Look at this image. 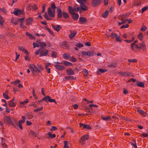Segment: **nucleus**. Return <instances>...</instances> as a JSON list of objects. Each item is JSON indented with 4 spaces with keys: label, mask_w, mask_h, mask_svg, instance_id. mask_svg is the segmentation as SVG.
I'll return each mask as SVG.
<instances>
[{
    "label": "nucleus",
    "mask_w": 148,
    "mask_h": 148,
    "mask_svg": "<svg viewBox=\"0 0 148 148\" xmlns=\"http://www.w3.org/2000/svg\"><path fill=\"white\" fill-rule=\"evenodd\" d=\"M116 64L115 63H112L108 66L110 67H114L116 66Z\"/></svg>",
    "instance_id": "obj_63"
},
{
    "label": "nucleus",
    "mask_w": 148,
    "mask_h": 148,
    "mask_svg": "<svg viewBox=\"0 0 148 148\" xmlns=\"http://www.w3.org/2000/svg\"><path fill=\"white\" fill-rule=\"evenodd\" d=\"M80 6L81 7V9L84 10H88L87 7L84 4H80Z\"/></svg>",
    "instance_id": "obj_32"
},
{
    "label": "nucleus",
    "mask_w": 148,
    "mask_h": 148,
    "mask_svg": "<svg viewBox=\"0 0 148 148\" xmlns=\"http://www.w3.org/2000/svg\"><path fill=\"white\" fill-rule=\"evenodd\" d=\"M33 20V18H32L26 19L25 20L26 24L27 25H30L32 23Z\"/></svg>",
    "instance_id": "obj_19"
},
{
    "label": "nucleus",
    "mask_w": 148,
    "mask_h": 148,
    "mask_svg": "<svg viewBox=\"0 0 148 148\" xmlns=\"http://www.w3.org/2000/svg\"><path fill=\"white\" fill-rule=\"evenodd\" d=\"M3 22L4 21L2 18L1 16L0 15V25L1 26H2L3 24Z\"/></svg>",
    "instance_id": "obj_52"
},
{
    "label": "nucleus",
    "mask_w": 148,
    "mask_h": 148,
    "mask_svg": "<svg viewBox=\"0 0 148 148\" xmlns=\"http://www.w3.org/2000/svg\"><path fill=\"white\" fill-rule=\"evenodd\" d=\"M76 5H75L73 8L71 6L68 7V10L69 12L70 13H75L74 12H77L79 11L80 12L82 11V9L79 7H76Z\"/></svg>",
    "instance_id": "obj_6"
},
{
    "label": "nucleus",
    "mask_w": 148,
    "mask_h": 148,
    "mask_svg": "<svg viewBox=\"0 0 148 148\" xmlns=\"http://www.w3.org/2000/svg\"><path fill=\"white\" fill-rule=\"evenodd\" d=\"M75 45L79 48H81L83 46V44L81 43H77Z\"/></svg>",
    "instance_id": "obj_51"
},
{
    "label": "nucleus",
    "mask_w": 148,
    "mask_h": 148,
    "mask_svg": "<svg viewBox=\"0 0 148 148\" xmlns=\"http://www.w3.org/2000/svg\"><path fill=\"white\" fill-rule=\"evenodd\" d=\"M70 61L73 62H75L77 61V60L76 58H74L73 57H71L69 59Z\"/></svg>",
    "instance_id": "obj_47"
},
{
    "label": "nucleus",
    "mask_w": 148,
    "mask_h": 148,
    "mask_svg": "<svg viewBox=\"0 0 148 148\" xmlns=\"http://www.w3.org/2000/svg\"><path fill=\"white\" fill-rule=\"evenodd\" d=\"M64 147L66 148H69V147L68 146H67L68 144V142L67 141H64Z\"/></svg>",
    "instance_id": "obj_54"
},
{
    "label": "nucleus",
    "mask_w": 148,
    "mask_h": 148,
    "mask_svg": "<svg viewBox=\"0 0 148 148\" xmlns=\"http://www.w3.org/2000/svg\"><path fill=\"white\" fill-rule=\"evenodd\" d=\"M51 56L53 58H56L57 57V52L55 51H53L51 54Z\"/></svg>",
    "instance_id": "obj_45"
},
{
    "label": "nucleus",
    "mask_w": 148,
    "mask_h": 148,
    "mask_svg": "<svg viewBox=\"0 0 148 148\" xmlns=\"http://www.w3.org/2000/svg\"><path fill=\"white\" fill-rule=\"evenodd\" d=\"M63 64L66 66H71L73 65V63L66 61L63 62Z\"/></svg>",
    "instance_id": "obj_31"
},
{
    "label": "nucleus",
    "mask_w": 148,
    "mask_h": 148,
    "mask_svg": "<svg viewBox=\"0 0 148 148\" xmlns=\"http://www.w3.org/2000/svg\"><path fill=\"white\" fill-rule=\"evenodd\" d=\"M63 17L65 18H67L69 17V14L65 11H63L62 12Z\"/></svg>",
    "instance_id": "obj_34"
},
{
    "label": "nucleus",
    "mask_w": 148,
    "mask_h": 148,
    "mask_svg": "<svg viewBox=\"0 0 148 148\" xmlns=\"http://www.w3.org/2000/svg\"><path fill=\"white\" fill-rule=\"evenodd\" d=\"M77 1L80 4H84L86 2V0H77Z\"/></svg>",
    "instance_id": "obj_50"
},
{
    "label": "nucleus",
    "mask_w": 148,
    "mask_h": 148,
    "mask_svg": "<svg viewBox=\"0 0 148 148\" xmlns=\"http://www.w3.org/2000/svg\"><path fill=\"white\" fill-rule=\"evenodd\" d=\"M74 77L73 76H66L63 78V80L64 81H66V80H69L70 79H74Z\"/></svg>",
    "instance_id": "obj_30"
},
{
    "label": "nucleus",
    "mask_w": 148,
    "mask_h": 148,
    "mask_svg": "<svg viewBox=\"0 0 148 148\" xmlns=\"http://www.w3.org/2000/svg\"><path fill=\"white\" fill-rule=\"evenodd\" d=\"M88 106H89V108H91V109H92V108L93 107H97V105L93 104H89L88 105Z\"/></svg>",
    "instance_id": "obj_53"
},
{
    "label": "nucleus",
    "mask_w": 148,
    "mask_h": 148,
    "mask_svg": "<svg viewBox=\"0 0 148 148\" xmlns=\"http://www.w3.org/2000/svg\"><path fill=\"white\" fill-rule=\"evenodd\" d=\"M129 25L128 24H126L125 25H123L121 27L120 29H122L123 28H127L128 27Z\"/></svg>",
    "instance_id": "obj_58"
},
{
    "label": "nucleus",
    "mask_w": 148,
    "mask_h": 148,
    "mask_svg": "<svg viewBox=\"0 0 148 148\" xmlns=\"http://www.w3.org/2000/svg\"><path fill=\"white\" fill-rule=\"evenodd\" d=\"M121 75L124 76H129L130 75L131 73L129 72H123L121 73Z\"/></svg>",
    "instance_id": "obj_33"
},
{
    "label": "nucleus",
    "mask_w": 148,
    "mask_h": 148,
    "mask_svg": "<svg viewBox=\"0 0 148 148\" xmlns=\"http://www.w3.org/2000/svg\"><path fill=\"white\" fill-rule=\"evenodd\" d=\"M133 49L131 48L132 50L136 52L137 50H140L141 48L145 49L146 47L145 43L143 42H142L141 43H138L137 44H134L133 46Z\"/></svg>",
    "instance_id": "obj_2"
},
{
    "label": "nucleus",
    "mask_w": 148,
    "mask_h": 148,
    "mask_svg": "<svg viewBox=\"0 0 148 148\" xmlns=\"http://www.w3.org/2000/svg\"><path fill=\"white\" fill-rule=\"evenodd\" d=\"M132 141L134 143H132V145L135 148H137L136 140H133Z\"/></svg>",
    "instance_id": "obj_49"
},
{
    "label": "nucleus",
    "mask_w": 148,
    "mask_h": 148,
    "mask_svg": "<svg viewBox=\"0 0 148 148\" xmlns=\"http://www.w3.org/2000/svg\"><path fill=\"white\" fill-rule=\"evenodd\" d=\"M108 10L106 11L102 14V16L104 18L106 17L108 15Z\"/></svg>",
    "instance_id": "obj_42"
},
{
    "label": "nucleus",
    "mask_w": 148,
    "mask_h": 148,
    "mask_svg": "<svg viewBox=\"0 0 148 148\" xmlns=\"http://www.w3.org/2000/svg\"><path fill=\"white\" fill-rule=\"evenodd\" d=\"M47 134L49 135V137L52 139L53 138H55L56 137V135L55 134H51V132H49Z\"/></svg>",
    "instance_id": "obj_36"
},
{
    "label": "nucleus",
    "mask_w": 148,
    "mask_h": 148,
    "mask_svg": "<svg viewBox=\"0 0 148 148\" xmlns=\"http://www.w3.org/2000/svg\"><path fill=\"white\" fill-rule=\"evenodd\" d=\"M12 13L16 15H18L20 14L21 12L20 10H18L17 9L15 8L14 9V11Z\"/></svg>",
    "instance_id": "obj_26"
},
{
    "label": "nucleus",
    "mask_w": 148,
    "mask_h": 148,
    "mask_svg": "<svg viewBox=\"0 0 148 148\" xmlns=\"http://www.w3.org/2000/svg\"><path fill=\"white\" fill-rule=\"evenodd\" d=\"M78 22L81 24H84L87 22V20L85 17H80L79 18Z\"/></svg>",
    "instance_id": "obj_15"
},
{
    "label": "nucleus",
    "mask_w": 148,
    "mask_h": 148,
    "mask_svg": "<svg viewBox=\"0 0 148 148\" xmlns=\"http://www.w3.org/2000/svg\"><path fill=\"white\" fill-rule=\"evenodd\" d=\"M57 12L58 13L57 16L59 18H61L62 17V14L61 10L60 8H58Z\"/></svg>",
    "instance_id": "obj_20"
},
{
    "label": "nucleus",
    "mask_w": 148,
    "mask_h": 148,
    "mask_svg": "<svg viewBox=\"0 0 148 148\" xmlns=\"http://www.w3.org/2000/svg\"><path fill=\"white\" fill-rule=\"evenodd\" d=\"M52 27L55 30L58 32L60 31L61 29V27L60 25H57L56 26L52 24L51 25Z\"/></svg>",
    "instance_id": "obj_21"
},
{
    "label": "nucleus",
    "mask_w": 148,
    "mask_h": 148,
    "mask_svg": "<svg viewBox=\"0 0 148 148\" xmlns=\"http://www.w3.org/2000/svg\"><path fill=\"white\" fill-rule=\"evenodd\" d=\"M4 121L6 122L8 124H12L13 125L15 128L17 127V123H16V126L12 123V121L9 116H5L4 118Z\"/></svg>",
    "instance_id": "obj_8"
},
{
    "label": "nucleus",
    "mask_w": 148,
    "mask_h": 148,
    "mask_svg": "<svg viewBox=\"0 0 148 148\" xmlns=\"http://www.w3.org/2000/svg\"><path fill=\"white\" fill-rule=\"evenodd\" d=\"M82 54L84 56H91L96 54V53L93 51H83L82 52Z\"/></svg>",
    "instance_id": "obj_9"
},
{
    "label": "nucleus",
    "mask_w": 148,
    "mask_h": 148,
    "mask_svg": "<svg viewBox=\"0 0 148 148\" xmlns=\"http://www.w3.org/2000/svg\"><path fill=\"white\" fill-rule=\"evenodd\" d=\"M51 9L53 10H55V9L56 8V6L55 3H51Z\"/></svg>",
    "instance_id": "obj_44"
},
{
    "label": "nucleus",
    "mask_w": 148,
    "mask_h": 148,
    "mask_svg": "<svg viewBox=\"0 0 148 148\" xmlns=\"http://www.w3.org/2000/svg\"><path fill=\"white\" fill-rule=\"evenodd\" d=\"M47 12L49 16L47 15L46 12H45L44 15L45 18L47 20H52V17H53L55 16V10H52L51 7L48 8Z\"/></svg>",
    "instance_id": "obj_1"
},
{
    "label": "nucleus",
    "mask_w": 148,
    "mask_h": 148,
    "mask_svg": "<svg viewBox=\"0 0 148 148\" xmlns=\"http://www.w3.org/2000/svg\"><path fill=\"white\" fill-rule=\"evenodd\" d=\"M137 112L144 117L146 115V113L142 110L138 109L137 110Z\"/></svg>",
    "instance_id": "obj_25"
},
{
    "label": "nucleus",
    "mask_w": 148,
    "mask_h": 148,
    "mask_svg": "<svg viewBox=\"0 0 148 148\" xmlns=\"http://www.w3.org/2000/svg\"><path fill=\"white\" fill-rule=\"evenodd\" d=\"M102 2V0H92V6L95 7L99 5Z\"/></svg>",
    "instance_id": "obj_10"
},
{
    "label": "nucleus",
    "mask_w": 148,
    "mask_h": 148,
    "mask_svg": "<svg viewBox=\"0 0 148 148\" xmlns=\"http://www.w3.org/2000/svg\"><path fill=\"white\" fill-rule=\"evenodd\" d=\"M126 16L127 15L126 14L119 16L118 19H119V21H121V22H118V24L119 26H120L121 25L127 23V22L128 21V20L124 19V18L126 17Z\"/></svg>",
    "instance_id": "obj_5"
},
{
    "label": "nucleus",
    "mask_w": 148,
    "mask_h": 148,
    "mask_svg": "<svg viewBox=\"0 0 148 148\" xmlns=\"http://www.w3.org/2000/svg\"><path fill=\"white\" fill-rule=\"evenodd\" d=\"M45 49L43 48H41L37 51L36 52V55L40 54V57L42 56H46L48 54V50H46L44 52Z\"/></svg>",
    "instance_id": "obj_4"
},
{
    "label": "nucleus",
    "mask_w": 148,
    "mask_h": 148,
    "mask_svg": "<svg viewBox=\"0 0 148 148\" xmlns=\"http://www.w3.org/2000/svg\"><path fill=\"white\" fill-rule=\"evenodd\" d=\"M102 119L104 121H109L111 120V117L110 116H101Z\"/></svg>",
    "instance_id": "obj_28"
},
{
    "label": "nucleus",
    "mask_w": 148,
    "mask_h": 148,
    "mask_svg": "<svg viewBox=\"0 0 148 148\" xmlns=\"http://www.w3.org/2000/svg\"><path fill=\"white\" fill-rule=\"evenodd\" d=\"M60 47L62 48L66 49L68 47V45L66 44L65 42H62L60 44Z\"/></svg>",
    "instance_id": "obj_29"
},
{
    "label": "nucleus",
    "mask_w": 148,
    "mask_h": 148,
    "mask_svg": "<svg viewBox=\"0 0 148 148\" xmlns=\"http://www.w3.org/2000/svg\"><path fill=\"white\" fill-rule=\"evenodd\" d=\"M128 61L129 62H133L134 63H135L137 62V60L136 59H134L132 60H129Z\"/></svg>",
    "instance_id": "obj_57"
},
{
    "label": "nucleus",
    "mask_w": 148,
    "mask_h": 148,
    "mask_svg": "<svg viewBox=\"0 0 148 148\" xmlns=\"http://www.w3.org/2000/svg\"><path fill=\"white\" fill-rule=\"evenodd\" d=\"M137 85L139 87L142 88H144L145 86L144 85V83L142 82L138 81L137 82Z\"/></svg>",
    "instance_id": "obj_24"
},
{
    "label": "nucleus",
    "mask_w": 148,
    "mask_h": 148,
    "mask_svg": "<svg viewBox=\"0 0 148 148\" xmlns=\"http://www.w3.org/2000/svg\"><path fill=\"white\" fill-rule=\"evenodd\" d=\"M142 137H148V134L145 133H143L142 135Z\"/></svg>",
    "instance_id": "obj_64"
},
{
    "label": "nucleus",
    "mask_w": 148,
    "mask_h": 148,
    "mask_svg": "<svg viewBox=\"0 0 148 148\" xmlns=\"http://www.w3.org/2000/svg\"><path fill=\"white\" fill-rule=\"evenodd\" d=\"M76 34V33L75 31L73 32H71V34L69 35L70 38H72L75 36Z\"/></svg>",
    "instance_id": "obj_38"
},
{
    "label": "nucleus",
    "mask_w": 148,
    "mask_h": 148,
    "mask_svg": "<svg viewBox=\"0 0 148 148\" xmlns=\"http://www.w3.org/2000/svg\"><path fill=\"white\" fill-rule=\"evenodd\" d=\"M70 14H72V17L73 19L77 21L79 17V15L78 14L75 13Z\"/></svg>",
    "instance_id": "obj_22"
},
{
    "label": "nucleus",
    "mask_w": 148,
    "mask_h": 148,
    "mask_svg": "<svg viewBox=\"0 0 148 148\" xmlns=\"http://www.w3.org/2000/svg\"><path fill=\"white\" fill-rule=\"evenodd\" d=\"M147 29V28L146 26H144L141 27L140 30L142 32H144Z\"/></svg>",
    "instance_id": "obj_61"
},
{
    "label": "nucleus",
    "mask_w": 148,
    "mask_h": 148,
    "mask_svg": "<svg viewBox=\"0 0 148 148\" xmlns=\"http://www.w3.org/2000/svg\"><path fill=\"white\" fill-rule=\"evenodd\" d=\"M15 98L14 97L8 101V105L10 107H14L16 105V103L14 102Z\"/></svg>",
    "instance_id": "obj_13"
},
{
    "label": "nucleus",
    "mask_w": 148,
    "mask_h": 148,
    "mask_svg": "<svg viewBox=\"0 0 148 148\" xmlns=\"http://www.w3.org/2000/svg\"><path fill=\"white\" fill-rule=\"evenodd\" d=\"M89 138V136L87 135H84L81 138V143L83 144L85 143V140H88Z\"/></svg>",
    "instance_id": "obj_14"
},
{
    "label": "nucleus",
    "mask_w": 148,
    "mask_h": 148,
    "mask_svg": "<svg viewBox=\"0 0 148 148\" xmlns=\"http://www.w3.org/2000/svg\"><path fill=\"white\" fill-rule=\"evenodd\" d=\"M63 57L65 60H68L70 57V55L69 53H65L63 54Z\"/></svg>",
    "instance_id": "obj_27"
},
{
    "label": "nucleus",
    "mask_w": 148,
    "mask_h": 148,
    "mask_svg": "<svg viewBox=\"0 0 148 148\" xmlns=\"http://www.w3.org/2000/svg\"><path fill=\"white\" fill-rule=\"evenodd\" d=\"M28 102V100L26 99L25 101H21L20 102V104L25 105Z\"/></svg>",
    "instance_id": "obj_41"
},
{
    "label": "nucleus",
    "mask_w": 148,
    "mask_h": 148,
    "mask_svg": "<svg viewBox=\"0 0 148 148\" xmlns=\"http://www.w3.org/2000/svg\"><path fill=\"white\" fill-rule=\"evenodd\" d=\"M20 27L21 28H26L27 27L24 25L22 23H20Z\"/></svg>",
    "instance_id": "obj_62"
},
{
    "label": "nucleus",
    "mask_w": 148,
    "mask_h": 148,
    "mask_svg": "<svg viewBox=\"0 0 148 148\" xmlns=\"http://www.w3.org/2000/svg\"><path fill=\"white\" fill-rule=\"evenodd\" d=\"M138 38L140 40H142L143 38V36L142 33H140L138 35Z\"/></svg>",
    "instance_id": "obj_37"
},
{
    "label": "nucleus",
    "mask_w": 148,
    "mask_h": 148,
    "mask_svg": "<svg viewBox=\"0 0 148 148\" xmlns=\"http://www.w3.org/2000/svg\"><path fill=\"white\" fill-rule=\"evenodd\" d=\"M11 22L14 25H16L18 24L17 21H16L12 18L11 21Z\"/></svg>",
    "instance_id": "obj_48"
},
{
    "label": "nucleus",
    "mask_w": 148,
    "mask_h": 148,
    "mask_svg": "<svg viewBox=\"0 0 148 148\" xmlns=\"http://www.w3.org/2000/svg\"><path fill=\"white\" fill-rule=\"evenodd\" d=\"M67 73L69 75H73L74 74L73 71L71 69H69L67 71Z\"/></svg>",
    "instance_id": "obj_39"
},
{
    "label": "nucleus",
    "mask_w": 148,
    "mask_h": 148,
    "mask_svg": "<svg viewBox=\"0 0 148 148\" xmlns=\"http://www.w3.org/2000/svg\"><path fill=\"white\" fill-rule=\"evenodd\" d=\"M45 29L48 31V32L51 34H53V33L50 30V29L46 27H45Z\"/></svg>",
    "instance_id": "obj_55"
},
{
    "label": "nucleus",
    "mask_w": 148,
    "mask_h": 148,
    "mask_svg": "<svg viewBox=\"0 0 148 148\" xmlns=\"http://www.w3.org/2000/svg\"><path fill=\"white\" fill-rule=\"evenodd\" d=\"M29 67L31 69L32 74L35 76L36 75L37 72L41 73V71L35 65L33 64H30L29 65Z\"/></svg>",
    "instance_id": "obj_3"
},
{
    "label": "nucleus",
    "mask_w": 148,
    "mask_h": 148,
    "mask_svg": "<svg viewBox=\"0 0 148 148\" xmlns=\"http://www.w3.org/2000/svg\"><path fill=\"white\" fill-rule=\"evenodd\" d=\"M3 96L4 98L6 99H9V97L7 94H3Z\"/></svg>",
    "instance_id": "obj_56"
},
{
    "label": "nucleus",
    "mask_w": 148,
    "mask_h": 148,
    "mask_svg": "<svg viewBox=\"0 0 148 148\" xmlns=\"http://www.w3.org/2000/svg\"><path fill=\"white\" fill-rule=\"evenodd\" d=\"M40 46L41 47H42L41 48H43L46 46V44L44 42H40Z\"/></svg>",
    "instance_id": "obj_43"
},
{
    "label": "nucleus",
    "mask_w": 148,
    "mask_h": 148,
    "mask_svg": "<svg viewBox=\"0 0 148 148\" xmlns=\"http://www.w3.org/2000/svg\"><path fill=\"white\" fill-rule=\"evenodd\" d=\"M43 101H46L47 103L48 102L47 101H48L50 102H54L55 103H57V102L56 101L55 99H51L49 96H45V97L42 99L41 100L38 101V102L41 103Z\"/></svg>",
    "instance_id": "obj_7"
},
{
    "label": "nucleus",
    "mask_w": 148,
    "mask_h": 148,
    "mask_svg": "<svg viewBox=\"0 0 148 148\" xmlns=\"http://www.w3.org/2000/svg\"><path fill=\"white\" fill-rule=\"evenodd\" d=\"M43 109V107L42 106L40 108H37L36 109H35L34 110V111L36 112H38L40 111L41 110Z\"/></svg>",
    "instance_id": "obj_46"
},
{
    "label": "nucleus",
    "mask_w": 148,
    "mask_h": 148,
    "mask_svg": "<svg viewBox=\"0 0 148 148\" xmlns=\"http://www.w3.org/2000/svg\"><path fill=\"white\" fill-rule=\"evenodd\" d=\"M110 36L112 38L116 39V40L119 42H121V40L120 38V36L118 34H116L114 33H112Z\"/></svg>",
    "instance_id": "obj_11"
},
{
    "label": "nucleus",
    "mask_w": 148,
    "mask_h": 148,
    "mask_svg": "<svg viewBox=\"0 0 148 148\" xmlns=\"http://www.w3.org/2000/svg\"><path fill=\"white\" fill-rule=\"evenodd\" d=\"M54 66L56 69L59 70H63L65 69L63 66L61 65H55Z\"/></svg>",
    "instance_id": "obj_18"
},
{
    "label": "nucleus",
    "mask_w": 148,
    "mask_h": 148,
    "mask_svg": "<svg viewBox=\"0 0 148 148\" xmlns=\"http://www.w3.org/2000/svg\"><path fill=\"white\" fill-rule=\"evenodd\" d=\"M18 49L21 51L25 53V54L27 55L28 56L29 53L24 48L22 47H18Z\"/></svg>",
    "instance_id": "obj_23"
},
{
    "label": "nucleus",
    "mask_w": 148,
    "mask_h": 148,
    "mask_svg": "<svg viewBox=\"0 0 148 148\" xmlns=\"http://www.w3.org/2000/svg\"><path fill=\"white\" fill-rule=\"evenodd\" d=\"M26 35L29 37V38L31 39H34L35 38V37L33 36L32 34L28 32H26Z\"/></svg>",
    "instance_id": "obj_35"
},
{
    "label": "nucleus",
    "mask_w": 148,
    "mask_h": 148,
    "mask_svg": "<svg viewBox=\"0 0 148 148\" xmlns=\"http://www.w3.org/2000/svg\"><path fill=\"white\" fill-rule=\"evenodd\" d=\"M134 39V38L133 37L132 38V40H124V41L127 42V43H130Z\"/></svg>",
    "instance_id": "obj_60"
},
{
    "label": "nucleus",
    "mask_w": 148,
    "mask_h": 148,
    "mask_svg": "<svg viewBox=\"0 0 148 148\" xmlns=\"http://www.w3.org/2000/svg\"><path fill=\"white\" fill-rule=\"evenodd\" d=\"M20 82V81L18 79L16 81L14 82H11L10 83L11 84H14V85H16L18 83Z\"/></svg>",
    "instance_id": "obj_40"
},
{
    "label": "nucleus",
    "mask_w": 148,
    "mask_h": 148,
    "mask_svg": "<svg viewBox=\"0 0 148 148\" xmlns=\"http://www.w3.org/2000/svg\"><path fill=\"white\" fill-rule=\"evenodd\" d=\"M22 119L20 120L18 122V125L20 128L21 130H23V127L22 124L25 123V117L23 116H22Z\"/></svg>",
    "instance_id": "obj_12"
},
{
    "label": "nucleus",
    "mask_w": 148,
    "mask_h": 148,
    "mask_svg": "<svg viewBox=\"0 0 148 148\" xmlns=\"http://www.w3.org/2000/svg\"><path fill=\"white\" fill-rule=\"evenodd\" d=\"M79 127H83L84 129H86L88 130H90L91 129V127L87 124H84L82 123H80L79 124Z\"/></svg>",
    "instance_id": "obj_16"
},
{
    "label": "nucleus",
    "mask_w": 148,
    "mask_h": 148,
    "mask_svg": "<svg viewBox=\"0 0 148 148\" xmlns=\"http://www.w3.org/2000/svg\"><path fill=\"white\" fill-rule=\"evenodd\" d=\"M1 146L3 148H8V146L5 144V140L4 138H1Z\"/></svg>",
    "instance_id": "obj_17"
},
{
    "label": "nucleus",
    "mask_w": 148,
    "mask_h": 148,
    "mask_svg": "<svg viewBox=\"0 0 148 148\" xmlns=\"http://www.w3.org/2000/svg\"><path fill=\"white\" fill-rule=\"evenodd\" d=\"M33 45L34 48H35L36 47H39V45L38 44H36L35 42H34L33 43Z\"/></svg>",
    "instance_id": "obj_59"
}]
</instances>
